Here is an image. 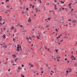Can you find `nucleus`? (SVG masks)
<instances>
[{"label":"nucleus","instance_id":"09e8293b","mask_svg":"<svg viewBox=\"0 0 77 77\" xmlns=\"http://www.w3.org/2000/svg\"><path fill=\"white\" fill-rule=\"evenodd\" d=\"M62 36V34H60V36Z\"/></svg>","mask_w":77,"mask_h":77},{"label":"nucleus","instance_id":"603ef678","mask_svg":"<svg viewBox=\"0 0 77 77\" xmlns=\"http://www.w3.org/2000/svg\"><path fill=\"white\" fill-rule=\"evenodd\" d=\"M43 72H44V71H42V72L41 73L42 74V73H43Z\"/></svg>","mask_w":77,"mask_h":77},{"label":"nucleus","instance_id":"de8ad7c7","mask_svg":"<svg viewBox=\"0 0 77 77\" xmlns=\"http://www.w3.org/2000/svg\"><path fill=\"white\" fill-rule=\"evenodd\" d=\"M10 70H11L10 69H8V71L9 72L10 71Z\"/></svg>","mask_w":77,"mask_h":77},{"label":"nucleus","instance_id":"f3484780","mask_svg":"<svg viewBox=\"0 0 77 77\" xmlns=\"http://www.w3.org/2000/svg\"><path fill=\"white\" fill-rule=\"evenodd\" d=\"M49 26L48 25H47L45 27V28H47V27H48Z\"/></svg>","mask_w":77,"mask_h":77},{"label":"nucleus","instance_id":"e433bc0d","mask_svg":"<svg viewBox=\"0 0 77 77\" xmlns=\"http://www.w3.org/2000/svg\"><path fill=\"white\" fill-rule=\"evenodd\" d=\"M66 73H68V70H66Z\"/></svg>","mask_w":77,"mask_h":77},{"label":"nucleus","instance_id":"412c9836","mask_svg":"<svg viewBox=\"0 0 77 77\" xmlns=\"http://www.w3.org/2000/svg\"><path fill=\"white\" fill-rule=\"evenodd\" d=\"M55 51H56L57 53V50H55Z\"/></svg>","mask_w":77,"mask_h":77},{"label":"nucleus","instance_id":"4d7b16f0","mask_svg":"<svg viewBox=\"0 0 77 77\" xmlns=\"http://www.w3.org/2000/svg\"><path fill=\"white\" fill-rule=\"evenodd\" d=\"M73 59L74 60H75V58L74 57L73 58Z\"/></svg>","mask_w":77,"mask_h":77},{"label":"nucleus","instance_id":"f257e3e1","mask_svg":"<svg viewBox=\"0 0 77 77\" xmlns=\"http://www.w3.org/2000/svg\"><path fill=\"white\" fill-rule=\"evenodd\" d=\"M20 48L21 51H22V49H21V46H20V45H17V49H18V48Z\"/></svg>","mask_w":77,"mask_h":77},{"label":"nucleus","instance_id":"cd10ccee","mask_svg":"<svg viewBox=\"0 0 77 77\" xmlns=\"http://www.w3.org/2000/svg\"><path fill=\"white\" fill-rule=\"evenodd\" d=\"M74 66H77V64L76 63H75V65H74Z\"/></svg>","mask_w":77,"mask_h":77},{"label":"nucleus","instance_id":"a18cd8bd","mask_svg":"<svg viewBox=\"0 0 77 77\" xmlns=\"http://www.w3.org/2000/svg\"><path fill=\"white\" fill-rule=\"evenodd\" d=\"M17 65V64H13V65Z\"/></svg>","mask_w":77,"mask_h":77},{"label":"nucleus","instance_id":"dca6fc26","mask_svg":"<svg viewBox=\"0 0 77 77\" xmlns=\"http://www.w3.org/2000/svg\"><path fill=\"white\" fill-rule=\"evenodd\" d=\"M63 38H66V39L67 38V37L65 36H63Z\"/></svg>","mask_w":77,"mask_h":77},{"label":"nucleus","instance_id":"2eb2a0df","mask_svg":"<svg viewBox=\"0 0 77 77\" xmlns=\"http://www.w3.org/2000/svg\"><path fill=\"white\" fill-rule=\"evenodd\" d=\"M3 47H4V48H7V46H6V45L5 46H4H4H3Z\"/></svg>","mask_w":77,"mask_h":77},{"label":"nucleus","instance_id":"f704fd0d","mask_svg":"<svg viewBox=\"0 0 77 77\" xmlns=\"http://www.w3.org/2000/svg\"><path fill=\"white\" fill-rule=\"evenodd\" d=\"M51 72H52V73H54V72L53 71H52V70L51 71Z\"/></svg>","mask_w":77,"mask_h":77},{"label":"nucleus","instance_id":"7ed1b4c3","mask_svg":"<svg viewBox=\"0 0 77 77\" xmlns=\"http://www.w3.org/2000/svg\"><path fill=\"white\" fill-rule=\"evenodd\" d=\"M2 38H6V35H5V34H4L2 36Z\"/></svg>","mask_w":77,"mask_h":77},{"label":"nucleus","instance_id":"c85d7f7f","mask_svg":"<svg viewBox=\"0 0 77 77\" xmlns=\"http://www.w3.org/2000/svg\"><path fill=\"white\" fill-rule=\"evenodd\" d=\"M17 29H15L14 30V31L15 32H17Z\"/></svg>","mask_w":77,"mask_h":77},{"label":"nucleus","instance_id":"6ab92c4d","mask_svg":"<svg viewBox=\"0 0 77 77\" xmlns=\"http://www.w3.org/2000/svg\"><path fill=\"white\" fill-rule=\"evenodd\" d=\"M23 32H24V33H25V32H26V30H24L23 31Z\"/></svg>","mask_w":77,"mask_h":77},{"label":"nucleus","instance_id":"2f4dec72","mask_svg":"<svg viewBox=\"0 0 77 77\" xmlns=\"http://www.w3.org/2000/svg\"><path fill=\"white\" fill-rule=\"evenodd\" d=\"M7 63H8V62H6L4 63V64H7Z\"/></svg>","mask_w":77,"mask_h":77},{"label":"nucleus","instance_id":"4468645a","mask_svg":"<svg viewBox=\"0 0 77 77\" xmlns=\"http://www.w3.org/2000/svg\"><path fill=\"white\" fill-rule=\"evenodd\" d=\"M72 22H73V23H76V21L75 20H74L72 21Z\"/></svg>","mask_w":77,"mask_h":77},{"label":"nucleus","instance_id":"864d4df0","mask_svg":"<svg viewBox=\"0 0 77 77\" xmlns=\"http://www.w3.org/2000/svg\"><path fill=\"white\" fill-rule=\"evenodd\" d=\"M5 22H3V24H5Z\"/></svg>","mask_w":77,"mask_h":77},{"label":"nucleus","instance_id":"e2e57ef3","mask_svg":"<svg viewBox=\"0 0 77 77\" xmlns=\"http://www.w3.org/2000/svg\"><path fill=\"white\" fill-rule=\"evenodd\" d=\"M57 39H58V38H59V37H58V36H57Z\"/></svg>","mask_w":77,"mask_h":77},{"label":"nucleus","instance_id":"1a4fd4ad","mask_svg":"<svg viewBox=\"0 0 77 77\" xmlns=\"http://www.w3.org/2000/svg\"><path fill=\"white\" fill-rule=\"evenodd\" d=\"M6 7H7V8H9V7H10V6L9 5H8L7 6H6Z\"/></svg>","mask_w":77,"mask_h":77},{"label":"nucleus","instance_id":"a211bd4d","mask_svg":"<svg viewBox=\"0 0 77 77\" xmlns=\"http://www.w3.org/2000/svg\"><path fill=\"white\" fill-rule=\"evenodd\" d=\"M46 5H49V3L47 2L46 4Z\"/></svg>","mask_w":77,"mask_h":77},{"label":"nucleus","instance_id":"423d86ee","mask_svg":"<svg viewBox=\"0 0 77 77\" xmlns=\"http://www.w3.org/2000/svg\"><path fill=\"white\" fill-rule=\"evenodd\" d=\"M29 20H28V21L29 23V22H30L31 21V19H30V18H29Z\"/></svg>","mask_w":77,"mask_h":77},{"label":"nucleus","instance_id":"9d476101","mask_svg":"<svg viewBox=\"0 0 77 77\" xmlns=\"http://www.w3.org/2000/svg\"><path fill=\"white\" fill-rule=\"evenodd\" d=\"M17 59H18V58H16L15 60H14V61L15 62H16V61H17Z\"/></svg>","mask_w":77,"mask_h":77},{"label":"nucleus","instance_id":"393cba45","mask_svg":"<svg viewBox=\"0 0 77 77\" xmlns=\"http://www.w3.org/2000/svg\"><path fill=\"white\" fill-rule=\"evenodd\" d=\"M72 57H73V58H74V56L72 55V57H71V58H72Z\"/></svg>","mask_w":77,"mask_h":77},{"label":"nucleus","instance_id":"0eeeda50","mask_svg":"<svg viewBox=\"0 0 77 77\" xmlns=\"http://www.w3.org/2000/svg\"><path fill=\"white\" fill-rule=\"evenodd\" d=\"M29 39H30V40H32V38H30V37H29V38H27V39H28V40H29Z\"/></svg>","mask_w":77,"mask_h":77},{"label":"nucleus","instance_id":"680f3d73","mask_svg":"<svg viewBox=\"0 0 77 77\" xmlns=\"http://www.w3.org/2000/svg\"><path fill=\"white\" fill-rule=\"evenodd\" d=\"M55 59H56V58H54L53 59V60H55Z\"/></svg>","mask_w":77,"mask_h":77},{"label":"nucleus","instance_id":"774afa93","mask_svg":"<svg viewBox=\"0 0 77 77\" xmlns=\"http://www.w3.org/2000/svg\"><path fill=\"white\" fill-rule=\"evenodd\" d=\"M33 11H32L31 12V13H33Z\"/></svg>","mask_w":77,"mask_h":77},{"label":"nucleus","instance_id":"39448f33","mask_svg":"<svg viewBox=\"0 0 77 77\" xmlns=\"http://www.w3.org/2000/svg\"><path fill=\"white\" fill-rule=\"evenodd\" d=\"M14 29V27L11 26V27L10 28V29H11V30H13V29Z\"/></svg>","mask_w":77,"mask_h":77},{"label":"nucleus","instance_id":"052dcab7","mask_svg":"<svg viewBox=\"0 0 77 77\" xmlns=\"http://www.w3.org/2000/svg\"><path fill=\"white\" fill-rule=\"evenodd\" d=\"M17 51H19V49H17Z\"/></svg>","mask_w":77,"mask_h":77},{"label":"nucleus","instance_id":"7c9ffc66","mask_svg":"<svg viewBox=\"0 0 77 77\" xmlns=\"http://www.w3.org/2000/svg\"><path fill=\"white\" fill-rule=\"evenodd\" d=\"M2 19V16H0V19Z\"/></svg>","mask_w":77,"mask_h":77},{"label":"nucleus","instance_id":"13d9d810","mask_svg":"<svg viewBox=\"0 0 77 77\" xmlns=\"http://www.w3.org/2000/svg\"><path fill=\"white\" fill-rule=\"evenodd\" d=\"M45 48L46 49V50L47 48H45Z\"/></svg>","mask_w":77,"mask_h":77},{"label":"nucleus","instance_id":"a19ab883","mask_svg":"<svg viewBox=\"0 0 77 77\" xmlns=\"http://www.w3.org/2000/svg\"><path fill=\"white\" fill-rule=\"evenodd\" d=\"M48 20V19H45V21H47Z\"/></svg>","mask_w":77,"mask_h":77},{"label":"nucleus","instance_id":"72a5a7b5","mask_svg":"<svg viewBox=\"0 0 77 77\" xmlns=\"http://www.w3.org/2000/svg\"><path fill=\"white\" fill-rule=\"evenodd\" d=\"M32 8H34V5H32Z\"/></svg>","mask_w":77,"mask_h":77},{"label":"nucleus","instance_id":"f03ea898","mask_svg":"<svg viewBox=\"0 0 77 77\" xmlns=\"http://www.w3.org/2000/svg\"><path fill=\"white\" fill-rule=\"evenodd\" d=\"M17 69H18V71H20V70L21 69H22V68H21V67L20 66H19L18 67Z\"/></svg>","mask_w":77,"mask_h":77},{"label":"nucleus","instance_id":"4be33fe9","mask_svg":"<svg viewBox=\"0 0 77 77\" xmlns=\"http://www.w3.org/2000/svg\"><path fill=\"white\" fill-rule=\"evenodd\" d=\"M20 27H21V28H22L23 27V26L22 25H20Z\"/></svg>","mask_w":77,"mask_h":77},{"label":"nucleus","instance_id":"0e129e2a","mask_svg":"<svg viewBox=\"0 0 77 77\" xmlns=\"http://www.w3.org/2000/svg\"><path fill=\"white\" fill-rule=\"evenodd\" d=\"M62 3H64V2H62L61 3V4H62Z\"/></svg>","mask_w":77,"mask_h":77},{"label":"nucleus","instance_id":"473e14b6","mask_svg":"<svg viewBox=\"0 0 77 77\" xmlns=\"http://www.w3.org/2000/svg\"><path fill=\"white\" fill-rule=\"evenodd\" d=\"M61 18H62V20H63L64 18L63 17V16H62L61 17Z\"/></svg>","mask_w":77,"mask_h":77},{"label":"nucleus","instance_id":"bf43d9fd","mask_svg":"<svg viewBox=\"0 0 77 77\" xmlns=\"http://www.w3.org/2000/svg\"><path fill=\"white\" fill-rule=\"evenodd\" d=\"M9 1V0H6V2H8V1Z\"/></svg>","mask_w":77,"mask_h":77},{"label":"nucleus","instance_id":"4c0bfd02","mask_svg":"<svg viewBox=\"0 0 77 77\" xmlns=\"http://www.w3.org/2000/svg\"><path fill=\"white\" fill-rule=\"evenodd\" d=\"M62 10H63L64 9H65V8H62Z\"/></svg>","mask_w":77,"mask_h":77},{"label":"nucleus","instance_id":"aec40b11","mask_svg":"<svg viewBox=\"0 0 77 77\" xmlns=\"http://www.w3.org/2000/svg\"><path fill=\"white\" fill-rule=\"evenodd\" d=\"M10 12L11 11L9 10H7V12Z\"/></svg>","mask_w":77,"mask_h":77},{"label":"nucleus","instance_id":"3c124183","mask_svg":"<svg viewBox=\"0 0 77 77\" xmlns=\"http://www.w3.org/2000/svg\"><path fill=\"white\" fill-rule=\"evenodd\" d=\"M66 60H67V58H65V60L66 61Z\"/></svg>","mask_w":77,"mask_h":77},{"label":"nucleus","instance_id":"c03bdc74","mask_svg":"<svg viewBox=\"0 0 77 77\" xmlns=\"http://www.w3.org/2000/svg\"><path fill=\"white\" fill-rule=\"evenodd\" d=\"M68 21H71V20H70V19H69V20H68Z\"/></svg>","mask_w":77,"mask_h":77},{"label":"nucleus","instance_id":"f8f14e48","mask_svg":"<svg viewBox=\"0 0 77 77\" xmlns=\"http://www.w3.org/2000/svg\"><path fill=\"white\" fill-rule=\"evenodd\" d=\"M38 2H39L40 3H42V2H41V0H38Z\"/></svg>","mask_w":77,"mask_h":77},{"label":"nucleus","instance_id":"6e6552de","mask_svg":"<svg viewBox=\"0 0 77 77\" xmlns=\"http://www.w3.org/2000/svg\"><path fill=\"white\" fill-rule=\"evenodd\" d=\"M35 11H39V9H38V8H35Z\"/></svg>","mask_w":77,"mask_h":77},{"label":"nucleus","instance_id":"c9c22d12","mask_svg":"<svg viewBox=\"0 0 77 77\" xmlns=\"http://www.w3.org/2000/svg\"><path fill=\"white\" fill-rule=\"evenodd\" d=\"M0 45H3L4 46V44H0Z\"/></svg>","mask_w":77,"mask_h":77},{"label":"nucleus","instance_id":"338daca9","mask_svg":"<svg viewBox=\"0 0 77 77\" xmlns=\"http://www.w3.org/2000/svg\"><path fill=\"white\" fill-rule=\"evenodd\" d=\"M55 2H57V1H56V0H55Z\"/></svg>","mask_w":77,"mask_h":77},{"label":"nucleus","instance_id":"a878e982","mask_svg":"<svg viewBox=\"0 0 77 77\" xmlns=\"http://www.w3.org/2000/svg\"><path fill=\"white\" fill-rule=\"evenodd\" d=\"M72 11H73V9L72 8L71 11V12H72Z\"/></svg>","mask_w":77,"mask_h":77},{"label":"nucleus","instance_id":"49530a36","mask_svg":"<svg viewBox=\"0 0 77 77\" xmlns=\"http://www.w3.org/2000/svg\"><path fill=\"white\" fill-rule=\"evenodd\" d=\"M26 15H27V17H29V14H27Z\"/></svg>","mask_w":77,"mask_h":77},{"label":"nucleus","instance_id":"8fccbe9b","mask_svg":"<svg viewBox=\"0 0 77 77\" xmlns=\"http://www.w3.org/2000/svg\"><path fill=\"white\" fill-rule=\"evenodd\" d=\"M1 3H2V4H4V2H2Z\"/></svg>","mask_w":77,"mask_h":77},{"label":"nucleus","instance_id":"58836bf2","mask_svg":"<svg viewBox=\"0 0 77 77\" xmlns=\"http://www.w3.org/2000/svg\"><path fill=\"white\" fill-rule=\"evenodd\" d=\"M55 7H54V8H56V5L55 4Z\"/></svg>","mask_w":77,"mask_h":77},{"label":"nucleus","instance_id":"5fc2aeb1","mask_svg":"<svg viewBox=\"0 0 77 77\" xmlns=\"http://www.w3.org/2000/svg\"><path fill=\"white\" fill-rule=\"evenodd\" d=\"M24 12H22V14H24Z\"/></svg>","mask_w":77,"mask_h":77},{"label":"nucleus","instance_id":"79ce46f5","mask_svg":"<svg viewBox=\"0 0 77 77\" xmlns=\"http://www.w3.org/2000/svg\"><path fill=\"white\" fill-rule=\"evenodd\" d=\"M21 66H22V67H23V66H24V65H23V64H22Z\"/></svg>","mask_w":77,"mask_h":77},{"label":"nucleus","instance_id":"bb28decb","mask_svg":"<svg viewBox=\"0 0 77 77\" xmlns=\"http://www.w3.org/2000/svg\"><path fill=\"white\" fill-rule=\"evenodd\" d=\"M55 30L57 31V32H58V30H57V29H55Z\"/></svg>","mask_w":77,"mask_h":77},{"label":"nucleus","instance_id":"b1692460","mask_svg":"<svg viewBox=\"0 0 77 77\" xmlns=\"http://www.w3.org/2000/svg\"><path fill=\"white\" fill-rule=\"evenodd\" d=\"M3 24H2V22H1L0 23V25H1V26H2V25Z\"/></svg>","mask_w":77,"mask_h":77},{"label":"nucleus","instance_id":"ddd939ff","mask_svg":"<svg viewBox=\"0 0 77 77\" xmlns=\"http://www.w3.org/2000/svg\"><path fill=\"white\" fill-rule=\"evenodd\" d=\"M37 39H40L39 38V36H37Z\"/></svg>","mask_w":77,"mask_h":77},{"label":"nucleus","instance_id":"37998d69","mask_svg":"<svg viewBox=\"0 0 77 77\" xmlns=\"http://www.w3.org/2000/svg\"><path fill=\"white\" fill-rule=\"evenodd\" d=\"M28 9H29V8H26V11L28 10Z\"/></svg>","mask_w":77,"mask_h":77},{"label":"nucleus","instance_id":"20e7f679","mask_svg":"<svg viewBox=\"0 0 77 77\" xmlns=\"http://www.w3.org/2000/svg\"><path fill=\"white\" fill-rule=\"evenodd\" d=\"M71 68H69V72H71Z\"/></svg>","mask_w":77,"mask_h":77},{"label":"nucleus","instance_id":"c756f323","mask_svg":"<svg viewBox=\"0 0 77 77\" xmlns=\"http://www.w3.org/2000/svg\"><path fill=\"white\" fill-rule=\"evenodd\" d=\"M48 20H50V18H48L47 19Z\"/></svg>","mask_w":77,"mask_h":77},{"label":"nucleus","instance_id":"5701e85b","mask_svg":"<svg viewBox=\"0 0 77 77\" xmlns=\"http://www.w3.org/2000/svg\"><path fill=\"white\" fill-rule=\"evenodd\" d=\"M21 77H24V75H23V74H21Z\"/></svg>","mask_w":77,"mask_h":77},{"label":"nucleus","instance_id":"6e6d98bb","mask_svg":"<svg viewBox=\"0 0 77 77\" xmlns=\"http://www.w3.org/2000/svg\"><path fill=\"white\" fill-rule=\"evenodd\" d=\"M59 60H58V59H57V62H59Z\"/></svg>","mask_w":77,"mask_h":77},{"label":"nucleus","instance_id":"9b49d317","mask_svg":"<svg viewBox=\"0 0 77 77\" xmlns=\"http://www.w3.org/2000/svg\"><path fill=\"white\" fill-rule=\"evenodd\" d=\"M29 65H30L31 66V67H33V65H32V64H31L30 63H29Z\"/></svg>","mask_w":77,"mask_h":77},{"label":"nucleus","instance_id":"ea45409f","mask_svg":"<svg viewBox=\"0 0 77 77\" xmlns=\"http://www.w3.org/2000/svg\"><path fill=\"white\" fill-rule=\"evenodd\" d=\"M69 6H71V3H70V4H69Z\"/></svg>","mask_w":77,"mask_h":77},{"label":"nucleus","instance_id":"69168bd1","mask_svg":"<svg viewBox=\"0 0 77 77\" xmlns=\"http://www.w3.org/2000/svg\"><path fill=\"white\" fill-rule=\"evenodd\" d=\"M51 75H53V73H51Z\"/></svg>","mask_w":77,"mask_h":77}]
</instances>
